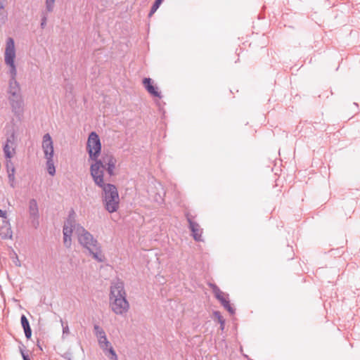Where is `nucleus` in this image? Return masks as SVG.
<instances>
[{
    "label": "nucleus",
    "mask_w": 360,
    "mask_h": 360,
    "mask_svg": "<svg viewBox=\"0 0 360 360\" xmlns=\"http://www.w3.org/2000/svg\"><path fill=\"white\" fill-rule=\"evenodd\" d=\"M75 232L81 245L89 252V254L98 262H103L105 256L102 252L101 246L88 231L77 224L75 220V213L72 210L65 220L63 229V243L66 248L72 245V234Z\"/></svg>",
    "instance_id": "1"
},
{
    "label": "nucleus",
    "mask_w": 360,
    "mask_h": 360,
    "mask_svg": "<svg viewBox=\"0 0 360 360\" xmlns=\"http://www.w3.org/2000/svg\"><path fill=\"white\" fill-rule=\"evenodd\" d=\"M86 150L89 153V159L94 161L93 164L101 162L102 163V169H105L110 176L115 175L117 160L112 153H103L101 158H99L101 151V143L98 135L95 131L91 132L89 136Z\"/></svg>",
    "instance_id": "2"
},
{
    "label": "nucleus",
    "mask_w": 360,
    "mask_h": 360,
    "mask_svg": "<svg viewBox=\"0 0 360 360\" xmlns=\"http://www.w3.org/2000/svg\"><path fill=\"white\" fill-rule=\"evenodd\" d=\"M126 297L124 282L120 278L114 280L110 285V300L111 309L115 314L123 315L128 311L129 304Z\"/></svg>",
    "instance_id": "3"
},
{
    "label": "nucleus",
    "mask_w": 360,
    "mask_h": 360,
    "mask_svg": "<svg viewBox=\"0 0 360 360\" xmlns=\"http://www.w3.org/2000/svg\"><path fill=\"white\" fill-rule=\"evenodd\" d=\"M7 99L12 113L18 121H21L23 118L25 104L18 82H8Z\"/></svg>",
    "instance_id": "4"
},
{
    "label": "nucleus",
    "mask_w": 360,
    "mask_h": 360,
    "mask_svg": "<svg viewBox=\"0 0 360 360\" xmlns=\"http://www.w3.org/2000/svg\"><path fill=\"white\" fill-rule=\"evenodd\" d=\"M101 162L91 164L90 166V174L94 184L102 188V199L117 194V187L111 184L105 183L104 180V171L102 169Z\"/></svg>",
    "instance_id": "5"
},
{
    "label": "nucleus",
    "mask_w": 360,
    "mask_h": 360,
    "mask_svg": "<svg viewBox=\"0 0 360 360\" xmlns=\"http://www.w3.org/2000/svg\"><path fill=\"white\" fill-rule=\"evenodd\" d=\"M41 147L44 154V158L46 160V170L51 176H54L56 174V168L53 160V143L49 133L44 135Z\"/></svg>",
    "instance_id": "6"
},
{
    "label": "nucleus",
    "mask_w": 360,
    "mask_h": 360,
    "mask_svg": "<svg viewBox=\"0 0 360 360\" xmlns=\"http://www.w3.org/2000/svg\"><path fill=\"white\" fill-rule=\"evenodd\" d=\"M94 333L97 338L98 343L104 354L110 360H118L117 354L111 345V343L108 340L105 332L98 325H94Z\"/></svg>",
    "instance_id": "7"
},
{
    "label": "nucleus",
    "mask_w": 360,
    "mask_h": 360,
    "mask_svg": "<svg viewBox=\"0 0 360 360\" xmlns=\"http://www.w3.org/2000/svg\"><path fill=\"white\" fill-rule=\"evenodd\" d=\"M15 57V42L13 38L9 37L6 41L4 56L5 63L10 67L9 72L11 74V79H9V82H17L15 78L17 75V70L14 62Z\"/></svg>",
    "instance_id": "8"
},
{
    "label": "nucleus",
    "mask_w": 360,
    "mask_h": 360,
    "mask_svg": "<svg viewBox=\"0 0 360 360\" xmlns=\"http://www.w3.org/2000/svg\"><path fill=\"white\" fill-rule=\"evenodd\" d=\"M103 202L105 210L110 212H115L119 208L120 198L119 194H115L112 196L103 199Z\"/></svg>",
    "instance_id": "9"
},
{
    "label": "nucleus",
    "mask_w": 360,
    "mask_h": 360,
    "mask_svg": "<svg viewBox=\"0 0 360 360\" xmlns=\"http://www.w3.org/2000/svg\"><path fill=\"white\" fill-rule=\"evenodd\" d=\"M186 217L189 224V229L192 233V236L193 237L194 240L196 241H202V229L200 228V225L197 222L193 220L191 214L187 213L186 214Z\"/></svg>",
    "instance_id": "10"
},
{
    "label": "nucleus",
    "mask_w": 360,
    "mask_h": 360,
    "mask_svg": "<svg viewBox=\"0 0 360 360\" xmlns=\"http://www.w3.org/2000/svg\"><path fill=\"white\" fill-rule=\"evenodd\" d=\"M15 134L12 133L6 139V142L4 146V153L6 159H11L15 153Z\"/></svg>",
    "instance_id": "11"
},
{
    "label": "nucleus",
    "mask_w": 360,
    "mask_h": 360,
    "mask_svg": "<svg viewBox=\"0 0 360 360\" xmlns=\"http://www.w3.org/2000/svg\"><path fill=\"white\" fill-rule=\"evenodd\" d=\"M29 214L30 217L32 219V223L33 226L37 228L39 224V208L37 200L35 199H31L29 201Z\"/></svg>",
    "instance_id": "12"
},
{
    "label": "nucleus",
    "mask_w": 360,
    "mask_h": 360,
    "mask_svg": "<svg viewBox=\"0 0 360 360\" xmlns=\"http://www.w3.org/2000/svg\"><path fill=\"white\" fill-rule=\"evenodd\" d=\"M13 231L8 220H3V224L0 228V236L3 239H11Z\"/></svg>",
    "instance_id": "13"
},
{
    "label": "nucleus",
    "mask_w": 360,
    "mask_h": 360,
    "mask_svg": "<svg viewBox=\"0 0 360 360\" xmlns=\"http://www.w3.org/2000/svg\"><path fill=\"white\" fill-rule=\"evenodd\" d=\"M143 84H144V86L148 93H150L152 96L161 98L160 92L158 91L157 87H155L152 84V80L150 78H144L143 80Z\"/></svg>",
    "instance_id": "14"
},
{
    "label": "nucleus",
    "mask_w": 360,
    "mask_h": 360,
    "mask_svg": "<svg viewBox=\"0 0 360 360\" xmlns=\"http://www.w3.org/2000/svg\"><path fill=\"white\" fill-rule=\"evenodd\" d=\"M20 322L24 330L25 337L27 339L30 338L32 335V330L30 326V323L24 314H22L20 317Z\"/></svg>",
    "instance_id": "15"
},
{
    "label": "nucleus",
    "mask_w": 360,
    "mask_h": 360,
    "mask_svg": "<svg viewBox=\"0 0 360 360\" xmlns=\"http://www.w3.org/2000/svg\"><path fill=\"white\" fill-rule=\"evenodd\" d=\"M210 287L212 288L213 293L214 294L215 297L220 302L221 300L225 298L226 297H229L228 294L223 292L218 286H217L214 283H210Z\"/></svg>",
    "instance_id": "16"
},
{
    "label": "nucleus",
    "mask_w": 360,
    "mask_h": 360,
    "mask_svg": "<svg viewBox=\"0 0 360 360\" xmlns=\"http://www.w3.org/2000/svg\"><path fill=\"white\" fill-rule=\"evenodd\" d=\"M221 304L231 314H235V309L231 305L229 297H226L220 301Z\"/></svg>",
    "instance_id": "17"
},
{
    "label": "nucleus",
    "mask_w": 360,
    "mask_h": 360,
    "mask_svg": "<svg viewBox=\"0 0 360 360\" xmlns=\"http://www.w3.org/2000/svg\"><path fill=\"white\" fill-rule=\"evenodd\" d=\"M221 304L231 314H235V309L231 305L229 297H226L220 301Z\"/></svg>",
    "instance_id": "18"
},
{
    "label": "nucleus",
    "mask_w": 360,
    "mask_h": 360,
    "mask_svg": "<svg viewBox=\"0 0 360 360\" xmlns=\"http://www.w3.org/2000/svg\"><path fill=\"white\" fill-rule=\"evenodd\" d=\"M6 0H0V20L2 22H5L7 19V15L4 11L6 6Z\"/></svg>",
    "instance_id": "19"
},
{
    "label": "nucleus",
    "mask_w": 360,
    "mask_h": 360,
    "mask_svg": "<svg viewBox=\"0 0 360 360\" xmlns=\"http://www.w3.org/2000/svg\"><path fill=\"white\" fill-rule=\"evenodd\" d=\"M161 4L162 1H160V0H155L148 13L149 18H150L156 12V11L158 9Z\"/></svg>",
    "instance_id": "20"
},
{
    "label": "nucleus",
    "mask_w": 360,
    "mask_h": 360,
    "mask_svg": "<svg viewBox=\"0 0 360 360\" xmlns=\"http://www.w3.org/2000/svg\"><path fill=\"white\" fill-rule=\"evenodd\" d=\"M56 0H46V9L48 12H52L54 8Z\"/></svg>",
    "instance_id": "21"
},
{
    "label": "nucleus",
    "mask_w": 360,
    "mask_h": 360,
    "mask_svg": "<svg viewBox=\"0 0 360 360\" xmlns=\"http://www.w3.org/2000/svg\"><path fill=\"white\" fill-rule=\"evenodd\" d=\"M25 348V347L22 344H21L20 346L19 347V350L21 354V356H22L23 360H30L29 356L25 353V351H24Z\"/></svg>",
    "instance_id": "22"
},
{
    "label": "nucleus",
    "mask_w": 360,
    "mask_h": 360,
    "mask_svg": "<svg viewBox=\"0 0 360 360\" xmlns=\"http://www.w3.org/2000/svg\"><path fill=\"white\" fill-rule=\"evenodd\" d=\"M214 316L217 319L219 323H223V321H225V319L221 316V313L219 311H214L213 312Z\"/></svg>",
    "instance_id": "23"
},
{
    "label": "nucleus",
    "mask_w": 360,
    "mask_h": 360,
    "mask_svg": "<svg viewBox=\"0 0 360 360\" xmlns=\"http://www.w3.org/2000/svg\"><path fill=\"white\" fill-rule=\"evenodd\" d=\"M8 181L12 188L15 187V175L13 174H8Z\"/></svg>",
    "instance_id": "24"
},
{
    "label": "nucleus",
    "mask_w": 360,
    "mask_h": 360,
    "mask_svg": "<svg viewBox=\"0 0 360 360\" xmlns=\"http://www.w3.org/2000/svg\"><path fill=\"white\" fill-rule=\"evenodd\" d=\"M47 16L46 13H43V16L41 22V27L44 29L46 25Z\"/></svg>",
    "instance_id": "25"
},
{
    "label": "nucleus",
    "mask_w": 360,
    "mask_h": 360,
    "mask_svg": "<svg viewBox=\"0 0 360 360\" xmlns=\"http://www.w3.org/2000/svg\"><path fill=\"white\" fill-rule=\"evenodd\" d=\"M11 166L8 165V164H7V172H8V174H13L15 175V168L13 165V164L11 162Z\"/></svg>",
    "instance_id": "26"
},
{
    "label": "nucleus",
    "mask_w": 360,
    "mask_h": 360,
    "mask_svg": "<svg viewBox=\"0 0 360 360\" xmlns=\"http://www.w3.org/2000/svg\"><path fill=\"white\" fill-rule=\"evenodd\" d=\"M62 326H63V335L64 334H68L70 330H69V327H68V324H65L64 326V323L62 321Z\"/></svg>",
    "instance_id": "27"
},
{
    "label": "nucleus",
    "mask_w": 360,
    "mask_h": 360,
    "mask_svg": "<svg viewBox=\"0 0 360 360\" xmlns=\"http://www.w3.org/2000/svg\"><path fill=\"white\" fill-rule=\"evenodd\" d=\"M0 217H2L4 220H7V213L6 211L2 210L0 209Z\"/></svg>",
    "instance_id": "28"
},
{
    "label": "nucleus",
    "mask_w": 360,
    "mask_h": 360,
    "mask_svg": "<svg viewBox=\"0 0 360 360\" xmlns=\"http://www.w3.org/2000/svg\"><path fill=\"white\" fill-rule=\"evenodd\" d=\"M15 262V264L17 266H21V263L19 261L18 257L16 256V260L14 261Z\"/></svg>",
    "instance_id": "29"
},
{
    "label": "nucleus",
    "mask_w": 360,
    "mask_h": 360,
    "mask_svg": "<svg viewBox=\"0 0 360 360\" xmlns=\"http://www.w3.org/2000/svg\"><path fill=\"white\" fill-rule=\"evenodd\" d=\"M219 324H220V329L221 330H224V327H225V321H223V323H219Z\"/></svg>",
    "instance_id": "30"
},
{
    "label": "nucleus",
    "mask_w": 360,
    "mask_h": 360,
    "mask_svg": "<svg viewBox=\"0 0 360 360\" xmlns=\"http://www.w3.org/2000/svg\"><path fill=\"white\" fill-rule=\"evenodd\" d=\"M160 1H162V0H160Z\"/></svg>",
    "instance_id": "31"
}]
</instances>
